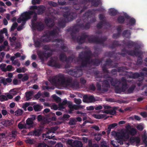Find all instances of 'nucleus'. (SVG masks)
<instances>
[{"label":"nucleus","mask_w":147,"mask_h":147,"mask_svg":"<svg viewBox=\"0 0 147 147\" xmlns=\"http://www.w3.org/2000/svg\"><path fill=\"white\" fill-rule=\"evenodd\" d=\"M98 55V53L95 52L92 53L90 50L81 52L79 54L78 57V58L81 60V66L82 67H86L88 64H89L90 63H92L94 65L98 66L102 62V60L95 59L90 61L92 56L97 57Z\"/></svg>","instance_id":"1"},{"label":"nucleus","mask_w":147,"mask_h":147,"mask_svg":"<svg viewBox=\"0 0 147 147\" xmlns=\"http://www.w3.org/2000/svg\"><path fill=\"white\" fill-rule=\"evenodd\" d=\"M87 38L89 43L100 44L104 47H105L104 42L107 40V38L105 36L99 38L93 35H89L86 33H82L80 38L76 36V39L75 41L76 40L78 43L82 44L85 42Z\"/></svg>","instance_id":"2"},{"label":"nucleus","mask_w":147,"mask_h":147,"mask_svg":"<svg viewBox=\"0 0 147 147\" xmlns=\"http://www.w3.org/2000/svg\"><path fill=\"white\" fill-rule=\"evenodd\" d=\"M49 81L53 85H60L66 87L74 86V83L73 82V79L71 77H65L64 75L60 74L56 75L50 78Z\"/></svg>","instance_id":"3"},{"label":"nucleus","mask_w":147,"mask_h":147,"mask_svg":"<svg viewBox=\"0 0 147 147\" xmlns=\"http://www.w3.org/2000/svg\"><path fill=\"white\" fill-rule=\"evenodd\" d=\"M136 50H128L125 48L122 49L121 52H119L117 53L118 55L122 56L123 57H125L126 55V53L129 55L131 56H135L138 57L136 64L138 65H141L142 64V58L141 57V55L142 54V51L139 50L136 51Z\"/></svg>","instance_id":"4"},{"label":"nucleus","mask_w":147,"mask_h":147,"mask_svg":"<svg viewBox=\"0 0 147 147\" xmlns=\"http://www.w3.org/2000/svg\"><path fill=\"white\" fill-rule=\"evenodd\" d=\"M81 22L80 19H78L76 20V24L74 26L70 27L67 30V32H70L71 35L72 39L74 40L76 39V32L79 31L80 29V22Z\"/></svg>","instance_id":"5"},{"label":"nucleus","mask_w":147,"mask_h":147,"mask_svg":"<svg viewBox=\"0 0 147 147\" xmlns=\"http://www.w3.org/2000/svg\"><path fill=\"white\" fill-rule=\"evenodd\" d=\"M122 85L121 87L118 85L115 88V91L116 93H120L122 92L125 91L127 88V80L125 77H122L121 78Z\"/></svg>","instance_id":"6"},{"label":"nucleus","mask_w":147,"mask_h":147,"mask_svg":"<svg viewBox=\"0 0 147 147\" xmlns=\"http://www.w3.org/2000/svg\"><path fill=\"white\" fill-rule=\"evenodd\" d=\"M122 42L127 46L128 48H129V46L133 47L134 46V49L133 50H136V51H137L139 50L141 47L140 45L136 42H134L130 40H128L127 41L124 40L122 41Z\"/></svg>","instance_id":"7"},{"label":"nucleus","mask_w":147,"mask_h":147,"mask_svg":"<svg viewBox=\"0 0 147 147\" xmlns=\"http://www.w3.org/2000/svg\"><path fill=\"white\" fill-rule=\"evenodd\" d=\"M68 73L69 74L76 78L80 77L83 74L82 71L81 69L77 68L70 69L68 71Z\"/></svg>","instance_id":"8"},{"label":"nucleus","mask_w":147,"mask_h":147,"mask_svg":"<svg viewBox=\"0 0 147 147\" xmlns=\"http://www.w3.org/2000/svg\"><path fill=\"white\" fill-rule=\"evenodd\" d=\"M63 16L67 22H68L75 19L76 14L75 13L67 11L64 13Z\"/></svg>","instance_id":"9"},{"label":"nucleus","mask_w":147,"mask_h":147,"mask_svg":"<svg viewBox=\"0 0 147 147\" xmlns=\"http://www.w3.org/2000/svg\"><path fill=\"white\" fill-rule=\"evenodd\" d=\"M38 55L41 61H44L45 58H47L51 57L52 55V53L51 52H48L47 53L45 51H39Z\"/></svg>","instance_id":"10"},{"label":"nucleus","mask_w":147,"mask_h":147,"mask_svg":"<svg viewBox=\"0 0 147 147\" xmlns=\"http://www.w3.org/2000/svg\"><path fill=\"white\" fill-rule=\"evenodd\" d=\"M53 42H57L60 43L61 45L59 47V48L63 50L64 52H66L68 51V47L64 45V41L62 38H57L52 40Z\"/></svg>","instance_id":"11"},{"label":"nucleus","mask_w":147,"mask_h":147,"mask_svg":"<svg viewBox=\"0 0 147 147\" xmlns=\"http://www.w3.org/2000/svg\"><path fill=\"white\" fill-rule=\"evenodd\" d=\"M29 14L30 13L26 12L22 14L20 17L17 19L18 22V23H20L22 21L26 22L30 19V18H28Z\"/></svg>","instance_id":"12"},{"label":"nucleus","mask_w":147,"mask_h":147,"mask_svg":"<svg viewBox=\"0 0 147 147\" xmlns=\"http://www.w3.org/2000/svg\"><path fill=\"white\" fill-rule=\"evenodd\" d=\"M32 26L34 29H36L38 31H41L45 28L44 24L41 22H38L32 25Z\"/></svg>","instance_id":"13"},{"label":"nucleus","mask_w":147,"mask_h":147,"mask_svg":"<svg viewBox=\"0 0 147 147\" xmlns=\"http://www.w3.org/2000/svg\"><path fill=\"white\" fill-rule=\"evenodd\" d=\"M26 12H28L29 13H30L29 15V17L30 18V19L31 18V16L33 15H34V16L33 17V18L31 20V25H34V23H36L35 22L37 20V13L35 11H26Z\"/></svg>","instance_id":"14"},{"label":"nucleus","mask_w":147,"mask_h":147,"mask_svg":"<svg viewBox=\"0 0 147 147\" xmlns=\"http://www.w3.org/2000/svg\"><path fill=\"white\" fill-rule=\"evenodd\" d=\"M100 71L98 70H94L93 71V73L95 76V77L96 78H101L103 77L104 78L109 79L111 78L108 74H107L102 76V74H100Z\"/></svg>","instance_id":"15"},{"label":"nucleus","mask_w":147,"mask_h":147,"mask_svg":"<svg viewBox=\"0 0 147 147\" xmlns=\"http://www.w3.org/2000/svg\"><path fill=\"white\" fill-rule=\"evenodd\" d=\"M83 101L85 102H92L95 101V100L94 96L90 95L88 96L85 95L83 97Z\"/></svg>","instance_id":"16"},{"label":"nucleus","mask_w":147,"mask_h":147,"mask_svg":"<svg viewBox=\"0 0 147 147\" xmlns=\"http://www.w3.org/2000/svg\"><path fill=\"white\" fill-rule=\"evenodd\" d=\"M49 65L52 67L56 68H59L61 66L60 64L57 62L56 60L51 59L49 62Z\"/></svg>","instance_id":"17"},{"label":"nucleus","mask_w":147,"mask_h":147,"mask_svg":"<svg viewBox=\"0 0 147 147\" xmlns=\"http://www.w3.org/2000/svg\"><path fill=\"white\" fill-rule=\"evenodd\" d=\"M121 78L119 80L117 79H114L112 78H110V84L111 86L116 87L118 85L121 84Z\"/></svg>","instance_id":"18"},{"label":"nucleus","mask_w":147,"mask_h":147,"mask_svg":"<svg viewBox=\"0 0 147 147\" xmlns=\"http://www.w3.org/2000/svg\"><path fill=\"white\" fill-rule=\"evenodd\" d=\"M131 32L130 30L126 29L124 30L122 33V36L124 38L129 39L130 38Z\"/></svg>","instance_id":"19"},{"label":"nucleus","mask_w":147,"mask_h":147,"mask_svg":"<svg viewBox=\"0 0 147 147\" xmlns=\"http://www.w3.org/2000/svg\"><path fill=\"white\" fill-rule=\"evenodd\" d=\"M59 30V28L57 27L53 30L48 31L47 34L50 36H56L58 34Z\"/></svg>","instance_id":"20"},{"label":"nucleus","mask_w":147,"mask_h":147,"mask_svg":"<svg viewBox=\"0 0 147 147\" xmlns=\"http://www.w3.org/2000/svg\"><path fill=\"white\" fill-rule=\"evenodd\" d=\"M41 134L40 130L38 129H36L33 131H31L28 134L29 136H39Z\"/></svg>","instance_id":"21"},{"label":"nucleus","mask_w":147,"mask_h":147,"mask_svg":"<svg viewBox=\"0 0 147 147\" xmlns=\"http://www.w3.org/2000/svg\"><path fill=\"white\" fill-rule=\"evenodd\" d=\"M13 123V120H5L1 122V124L5 127L12 125Z\"/></svg>","instance_id":"22"},{"label":"nucleus","mask_w":147,"mask_h":147,"mask_svg":"<svg viewBox=\"0 0 147 147\" xmlns=\"http://www.w3.org/2000/svg\"><path fill=\"white\" fill-rule=\"evenodd\" d=\"M143 73L142 72H141L140 74L138 73H131L130 75L129 76V78H136L139 77H142Z\"/></svg>","instance_id":"23"},{"label":"nucleus","mask_w":147,"mask_h":147,"mask_svg":"<svg viewBox=\"0 0 147 147\" xmlns=\"http://www.w3.org/2000/svg\"><path fill=\"white\" fill-rule=\"evenodd\" d=\"M12 81V80L11 78H2L0 83L3 84L4 85H6L7 84V83H10Z\"/></svg>","instance_id":"24"},{"label":"nucleus","mask_w":147,"mask_h":147,"mask_svg":"<svg viewBox=\"0 0 147 147\" xmlns=\"http://www.w3.org/2000/svg\"><path fill=\"white\" fill-rule=\"evenodd\" d=\"M37 10V14L38 15L42 14L45 10V7L43 5H40L38 6Z\"/></svg>","instance_id":"25"},{"label":"nucleus","mask_w":147,"mask_h":147,"mask_svg":"<svg viewBox=\"0 0 147 147\" xmlns=\"http://www.w3.org/2000/svg\"><path fill=\"white\" fill-rule=\"evenodd\" d=\"M80 29H82V30H88L90 28V23L88 22L84 24V23H81L80 22Z\"/></svg>","instance_id":"26"},{"label":"nucleus","mask_w":147,"mask_h":147,"mask_svg":"<svg viewBox=\"0 0 147 147\" xmlns=\"http://www.w3.org/2000/svg\"><path fill=\"white\" fill-rule=\"evenodd\" d=\"M120 45L121 44L119 43V41L115 40L112 42L111 45H110V47L111 49H113L115 48L116 47Z\"/></svg>","instance_id":"27"},{"label":"nucleus","mask_w":147,"mask_h":147,"mask_svg":"<svg viewBox=\"0 0 147 147\" xmlns=\"http://www.w3.org/2000/svg\"><path fill=\"white\" fill-rule=\"evenodd\" d=\"M110 78L104 80L102 83V86L103 87L108 88L110 87Z\"/></svg>","instance_id":"28"},{"label":"nucleus","mask_w":147,"mask_h":147,"mask_svg":"<svg viewBox=\"0 0 147 147\" xmlns=\"http://www.w3.org/2000/svg\"><path fill=\"white\" fill-rule=\"evenodd\" d=\"M126 132L129 134L133 136L135 135L137 132L136 129L135 128H131L130 130H126Z\"/></svg>","instance_id":"29"},{"label":"nucleus","mask_w":147,"mask_h":147,"mask_svg":"<svg viewBox=\"0 0 147 147\" xmlns=\"http://www.w3.org/2000/svg\"><path fill=\"white\" fill-rule=\"evenodd\" d=\"M45 24L49 27H52L54 25V24L52 23L51 19L50 18H48L45 20Z\"/></svg>","instance_id":"30"},{"label":"nucleus","mask_w":147,"mask_h":147,"mask_svg":"<svg viewBox=\"0 0 147 147\" xmlns=\"http://www.w3.org/2000/svg\"><path fill=\"white\" fill-rule=\"evenodd\" d=\"M67 22L65 19H63L59 21L58 26L61 28H64L65 26L66 23Z\"/></svg>","instance_id":"31"},{"label":"nucleus","mask_w":147,"mask_h":147,"mask_svg":"<svg viewBox=\"0 0 147 147\" xmlns=\"http://www.w3.org/2000/svg\"><path fill=\"white\" fill-rule=\"evenodd\" d=\"M33 108L35 111L38 112L41 111L43 109V106L39 104H36L34 105Z\"/></svg>","instance_id":"32"},{"label":"nucleus","mask_w":147,"mask_h":147,"mask_svg":"<svg viewBox=\"0 0 147 147\" xmlns=\"http://www.w3.org/2000/svg\"><path fill=\"white\" fill-rule=\"evenodd\" d=\"M117 123H114L108 125V130L107 131V134H109L110 133L111 129H113L117 125Z\"/></svg>","instance_id":"33"},{"label":"nucleus","mask_w":147,"mask_h":147,"mask_svg":"<svg viewBox=\"0 0 147 147\" xmlns=\"http://www.w3.org/2000/svg\"><path fill=\"white\" fill-rule=\"evenodd\" d=\"M113 61L110 59H107L106 60L105 63L103 64L105 65L106 66L109 67H116L115 66L112 67Z\"/></svg>","instance_id":"34"},{"label":"nucleus","mask_w":147,"mask_h":147,"mask_svg":"<svg viewBox=\"0 0 147 147\" xmlns=\"http://www.w3.org/2000/svg\"><path fill=\"white\" fill-rule=\"evenodd\" d=\"M92 14V12L91 10H88L84 14L83 16L84 17L86 18L87 19H88L89 18Z\"/></svg>","instance_id":"35"},{"label":"nucleus","mask_w":147,"mask_h":147,"mask_svg":"<svg viewBox=\"0 0 147 147\" xmlns=\"http://www.w3.org/2000/svg\"><path fill=\"white\" fill-rule=\"evenodd\" d=\"M59 59L61 61H65L66 60L67 58V56L65 53H61L59 55Z\"/></svg>","instance_id":"36"},{"label":"nucleus","mask_w":147,"mask_h":147,"mask_svg":"<svg viewBox=\"0 0 147 147\" xmlns=\"http://www.w3.org/2000/svg\"><path fill=\"white\" fill-rule=\"evenodd\" d=\"M74 145L76 147H82L83 144L82 142L79 140H75L73 142Z\"/></svg>","instance_id":"37"},{"label":"nucleus","mask_w":147,"mask_h":147,"mask_svg":"<svg viewBox=\"0 0 147 147\" xmlns=\"http://www.w3.org/2000/svg\"><path fill=\"white\" fill-rule=\"evenodd\" d=\"M106 20L101 21L99 22L97 25V28L98 29L101 28L103 26L104 24H106Z\"/></svg>","instance_id":"38"},{"label":"nucleus","mask_w":147,"mask_h":147,"mask_svg":"<svg viewBox=\"0 0 147 147\" xmlns=\"http://www.w3.org/2000/svg\"><path fill=\"white\" fill-rule=\"evenodd\" d=\"M106 115L104 114H100L99 115L95 114L94 115V117L95 118L98 119H100L105 118L106 119L107 118V117H105Z\"/></svg>","instance_id":"39"},{"label":"nucleus","mask_w":147,"mask_h":147,"mask_svg":"<svg viewBox=\"0 0 147 147\" xmlns=\"http://www.w3.org/2000/svg\"><path fill=\"white\" fill-rule=\"evenodd\" d=\"M117 21L119 23L123 24L125 21V19L123 16H120L117 18Z\"/></svg>","instance_id":"40"},{"label":"nucleus","mask_w":147,"mask_h":147,"mask_svg":"<svg viewBox=\"0 0 147 147\" xmlns=\"http://www.w3.org/2000/svg\"><path fill=\"white\" fill-rule=\"evenodd\" d=\"M102 3L100 0H94L92 4V5L94 7H97L100 5H101Z\"/></svg>","instance_id":"41"},{"label":"nucleus","mask_w":147,"mask_h":147,"mask_svg":"<svg viewBox=\"0 0 147 147\" xmlns=\"http://www.w3.org/2000/svg\"><path fill=\"white\" fill-rule=\"evenodd\" d=\"M117 13V11L113 9H111L109 11V14L111 16H115Z\"/></svg>","instance_id":"42"},{"label":"nucleus","mask_w":147,"mask_h":147,"mask_svg":"<svg viewBox=\"0 0 147 147\" xmlns=\"http://www.w3.org/2000/svg\"><path fill=\"white\" fill-rule=\"evenodd\" d=\"M26 122L27 124L30 127H33V121L31 120V118H28L26 120Z\"/></svg>","instance_id":"43"},{"label":"nucleus","mask_w":147,"mask_h":147,"mask_svg":"<svg viewBox=\"0 0 147 147\" xmlns=\"http://www.w3.org/2000/svg\"><path fill=\"white\" fill-rule=\"evenodd\" d=\"M33 94V92L31 91H29L26 92V98L27 101L29 100L31 98L30 97L32 96Z\"/></svg>","instance_id":"44"},{"label":"nucleus","mask_w":147,"mask_h":147,"mask_svg":"<svg viewBox=\"0 0 147 147\" xmlns=\"http://www.w3.org/2000/svg\"><path fill=\"white\" fill-rule=\"evenodd\" d=\"M77 121L76 120L73 118H71L68 124L70 125H73L76 124V122Z\"/></svg>","instance_id":"45"},{"label":"nucleus","mask_w":147,"mask_h":147,"mask_svg":"<svg viewBox=\"0 0 147 147\" xmlns=\"http://www.w3.org/2000/svg\"><path fill=\"white\" fill-rule=\"evenodd\" d=\"M136 21L134 18H131L130 19L129 21V24L131 26H133L135 25Z\"/></svg>","instance_id":"46"},{"label":"nucleus","mask_w":147,"mask_h":147,"mask_svg":"<svg viewBox=\"0 0 147 147\" xmlns=\"http://www.w3.org/2000/svg\"><path fill=\"white\" fill-rule=\"evenodd\" d=\"M6 66V64L5 63H2L0 64V68L4 72H6V68H5Z\"/></svg>","instance_id":"47"},{"label":"nucleus","mask_w":147,"mask_h":147,"mask_svg":"<svg viewBox=\"0 0 147 147\" xmlns=\"http://www.w3.org/2000/svg\"><path fill=\"white\" fill-rule=\"evenodd\" d=\"M23 112L22 110L19 109L15 111V115L17 116L21 115H22Z\"/></svg>","instance_id":"48"},{"label":"nucleus","mask_w":147,"mask_h":147,"mask_svg":"<svg viewBox=\"0 0 147 147\" xmlns=\"http://www.w3.org/2000/svg\"><path fill=\"white\" fill-rule=\"evenodd\" d=\"M67 105L68 107L71 110V109H76V106L73 105L71 102L70 101L68 102Z\"/></svg>","instance_id":"49"},{"label":"nucleus","mask_w":147,"mask_h":147,"mask_svg":"<svg viewBox=\"0 0 147 147\" xmlns=\"http://www.w3.org/2000/svg\"><path fill=\"white\" fill-rule=\"evenodd\" d=\"M41 42H48L51 41V39L48 38L42 37L40 39Z\"/></svg>","instance_id":"50"},{"label":"nucleus","mask_w":147,"mask_h":147,"mask_svg":"<svg viewBox=\"0 0 147 147\" xmlns=\"http://www.w3.org/2000/svg\"><path fill=\"white\" fill-rule=\"evenodd\" d=\"M3 33H5V35L6 36H8L7 33V28H3L2 30H1L0 31V34H2Z\"/></svg>","instance_id":"51"},{"label":"nucleus","mask_w":147,"mask_h":147,"mask_svg":"<svg viewBox=\"0 0 147 147\" xmlns=\"http://www.w3.org/2000/svg\"><path fill=\"white\" fill-rule=\"evenodd\" d=\"M136 87V86L134 84L132 85L128 89V92L129 93H132L134 90L135 88Z\"/></svg>","instance_id":"52"},{"label":"nucleus","mask_w":147,"mask_h":147,"mask_svg":"<svg viewBox=\"0 0 147 147\" xmlns=\"http://www.w3.org/2000/svg\"><path fill=\"white\" fill-rule=\"evenodd\" d=\"M18 26V24L17 23L15 22L13 23V24L11 28V29L10 30V31H13Z\"/></svg>","instance_id":"53"},{"label":"nucleus","mask_w":147,"mask_h":147,"mask_svg":"<svg viewBox=\"0 0 147 147\" xmlns=\"http://www.w3.org/2000/svg\"><path fill=\"white\" fill-rule=\"evenodd\" d=\"M7 100V97L5 95H2L0 96V101L1 102H3Z\"/></svg>","instance_id":"54"},{"label":"nucleus","mask_w":147,"mask_h":147,"mask_svg":"<svg viewBox=\"0 0 147 147\" xmlns=\"http://www.w3.org/2000/svg\"><path fill=\"white\" fill-rule=\"evenodd\" d=\"M57 129L56 128L54 127H52L47 132V134H49L50 133H54Z\"/></svg>","instance_id":"55"},{"label":"nucleus","mask_w":147,"mask_h":147,"mask_svg":"<svg viewBox=\"0 0 147 147\" xmlns=\"http://www.w3.org/2000/svg\"><path fill=\"white\" fill-rule=\"evenodd\" d=\"M102 70L104 73H109V71L107 68V66H106L105 65H103L102 66Z\"/></svg>","instance_id":"56"},{"label":"nucleus","mask_w":147,"mask_h":147,"mask_svg":"<svg viewBox=\"0 0 147 147\" xmlns=\"http://www.w3.org/2000/svg\"><path fill=\"white\" fill-rule=\"evenodd\" d=\"M117 31V33L121 35L122 31V27L121 25L118 26L116 29Z\"/></svg>","instance_id":"57"},{"label":"nucleus","mask_w":147,"mask_h":147,"mask_svg":"<svg viewBox=\"0 0 147 147\" xmlns=\"http://www.w3.org/2000/svg\"><path fill=\"white\" fill-rule=\"evenodd\" d=\"M74 59V57L73 56H69L68 57H67L66 62V63H68L70 61H72Z\"/></svg>","instance_id":"58"},{"label":"nucleus","mask_w":147,"mask_h":147,"mask_svg":"<svg viewBox=\"0 0 147 147\" xmlns=\"http://www.w3.org/2000/svg\"><path fill=\"white\" fill-rule=\"evenodd\" d=\"M12 64L14 65H17L18 67H19L20 65V62L18 61V60H16L12 62Z\"/></svg>","instance_id":"59"},{"label":"nucleus","mask_w":147,"mask_h":147,"mask_svg":"<svg viewBox=\"0 0 147 147\" xmlns=\"http://www.w3.org/2000/svg\"><path fill=\"white\" fill-rule=\"evenodd\" d=\"M96 135L97 136H96L95 138V140L97 141L100 140L101 138L102 134L100 133H98L97 134H96Z\"/></svg>","instance_id":"60"},{"label":"nucleus","mask_w":147,"mask_h":147,"mask_svg":"<svg viewBox=\"0 0 147 147\" xmlns=\"http://www.w3.org/2000/svg\"><path fill=\"white\" fill-rule=\"evenodd\" d=\"M70 117V116L67 114H64L63 117V119L67 121L69 118Z\"/></svg>","instance_id":"61"},{"label":"nucleus","mask_w":147,"mask_h":147,"mask_svg":"<svg viewBox=\"0 0 147 147\" xmlns=\"http://www.w3.org/2000/svg\"><path fill=\"white\" fill-rule=\"evenodd\" d=\"M13 67L11 65H8L6 68V72L7 71H12V69Z\"/></svg>","instance_id":"62"},{"label":"nucleus","mask_w":147,"mask_h":147,"mask_svg":"<svg viewBox=\"0 0 147 147\" xmlns=\"http://www.w3.org/2000/svg\"><path fill=\"white\" fill-rule=\"evenodd\" d=\"M142 139L143 141H147V133L144 132L142 136Z\"/></svg>","instance_id":"63"},{"label":"nucleus","mask_w":147,"mask_h":147,"mask_svg":"<svg viewBox=\"0 0 147 147\" xmlns=\"http://www.w3.org/2000/svg\"><path fill=\"white\" fill-rule=\"evenodd\" d=\"M37 147H49L45 143H41L39 144Z\"/></svg>","instance_id":"64"}]
</instances>
